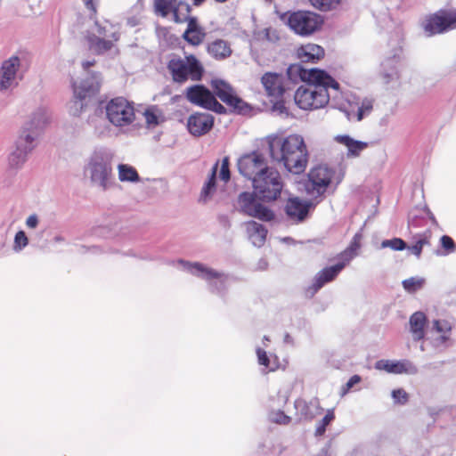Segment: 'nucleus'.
<instances>
[{
  "instance_id": "nucleus-1",
  "label": "nucleus",
  "mask_w": 456,
  "mask_h": 456,
  "mask_svg": "<svg viewBox=\"0 0 456 456\" xmlns=\"http://www.w3.org/2000/svg\"><path fill=\"white\" fill-rule=\"evenodd\" d=\"M287 75L294 82L297 79L306 82V85L297 88L294 96L295 102L300 109H321L330 102L335 108H344L339 84L327 72L292 64L288 68Z\"/></svg>"
},
{
  "instance_id": "nucleus-2",
  "label": "nucleus",
  "mask_w": 456,
  "mask_h": 456,
  "mask_svg": "<svg viewBox=\"0 0 456 456\" xmlns=\"http://www.w3.org/2000/svg\"><path fill=\"white\" fill-rule=\"evenodd\" d=\"M113 159L114 152L106 148L96 149L89 155L84 174L92 187L106 191L114 186Z\"/></svg>"
},
{
  "instance_id": "nucleus-3",
  "label": "nucleus",
  "mask_w": 456,
  "mask_h": 456,
  "mask_svg": "<svg viewBox=\"0 0 456 456\" xmlns=\"http://www.w3.org/2000/svg\"><path fill=\"white\" fill-rule=\"evenodd\" d=\"M271 158L283 162L286 169L293 174L305 171L308 162L306 144H267Z\"/></svg>"
},
{
  "instance_id": "nucleus-4",
  "label": "nucleus",
  "mask_w": 456,
  "mask_h": 456,
  "mask_svg": "<svg viewBox=\"0 0 456 456\" xmlns=\"http://www.w3.org/2000/svg\"><path fill=\"white\" fill-rule=\"evenodd\" d=\"M86 37L90 49L97 54H118L116 43L120 38V33L118 28L108 20L95 21Z\"/></svg>"
},
{
  "instance_id": "nucleus-5",
  "label": "nucleus",
  "mask_w": 456,
  "mask_h": 456,
  "mask_svg": "<svg viewBox=\"0 0 456 456\" xmlns=\"http://www.w3.org/2000/svg\"><path fill=\"white\" fill-rule=\"evenodd\" d=\"M167 69L172 80L180 85L188 80L200 81L205 72L202 63L193 54L172 58L167 63Z\"/></svg>"
},
{
  "instance_id": "nucleus-6",
  "label": "nucleus",
  "mask_w": 456,
  "mask_h": 456,
  "mask_svg": "<svg viewBox=\"0 0 456 456\" xmlns=\"http://www.w3.org/2000/svg\"><path fill=\"white\" fill-rule=\"evenodd\" d=\"M252 185L257 199L265 202L277 200L284 186L280 173L272 167L253 178Z\"/></svg>"
},
{
  "instance_id": "nucleus-7",
  "label": "nucleus",
  "mask_w": 456,
  "mask_h": 456,
  "mask_svg": "<svg viewBox=\"0 0 456 456\" xmlns=\"http://www.w3.org/2000/svg\"><path fill=\"white\" fill-rule=\"evenodd\" d=\"M286 23L295 34L309 37L322 28L323 20L314 12L297 11L288 15Z\"/></svg>"
},
{
  "instance_id": "nucleus-8",
  "label": "nucleus",
  "mask_w": 456,
  "mask_h": 456,
  "mask_svg": "<svg viewBox=\"0 0 456 456\" xmlns=\"http://www.w3.org/2000/svg\"><path fill=\"white\" fill-rule=\"evenodd\" d=\"M101 75L94 72L83 79L79 85H73L74 97L69 107V111L73 116H78L84 109V100L97 94L101 86Z\"/></svg>"
},
{
  "instance_id": "nucleus-9",
  "label": "nucleus",
  "mask_w": 456,
  "mask_h": 456,
  "mask_svg": "<svg viewBox=\"0 0 456 456\" xmlns=\"http://www.w3.org/2000/svg\"><path fill=\"white\" fill-rule=\"evenodd\" d=\"M403 69V47L398 43V45L388 53L380 63L379 79L385 85H396L400 81Z\"/></svg>"
},
{
  "instance_id": "nucleus-10",
  "label": "nucleus",
  "mask_w": 456,
  "mask_h": 456,
  "mask_svg": "<svg viewBox=\"0 0 456 456\" xmlns=\"http://www.w3.org/2000/svg\"><path fill=\"white\" fill-rule=\"evenodd\" d=\"M50 121V111L45 107L37 109L20 130V139L33 142L42 138Z\"/></svg>"
},
{
  "instance_id": "nucleus-11",
  "label": "nucleus",
  "mask_w": 456,
  "mask_h": 456,
  "mask_svg": "<svg viewBox=\"0 0 456 456\" xmlns=\"http://www.w3.org/2000/svg\"><path fill=\"white\" fill-rule=\"evenodd\" d=\"M334 171L327 166H317L310 170L304 182L305 193L313 198L322 196L332 182Z\"/></svg>"
},
{
  "instance_id": "nucleus-12",
  "label": "nucleus",
  "mask_w": 456,
  "mask_h": 456,
  "mask_svg": "<svg viewBox=\"0 0 456 456\" xmlns=\"http://www.w3.org/2000/svg\"><path fill=\"white\" fill-rule=\"evenodd\" d=\"M183 271L205 280L213 291L221 292L225 289L227 276L200 263H190L183 260L179 261Z\"/></svg>"
},
{
  "instance_id": "nucleus-13",
  "label": "nucleus",
  "mask_w": 456,
  "mask_h": 456,
  "mask_svg": "<svg viewBox=\"0 0 456 456\" xmlns=\"http://www.w3.org/2000/svg\"><path fill=\"white\" fill-rule=\"evenodd\" d=\"M211 87L215 97H218L229 108L231 112L246 114L249 112L250 106L239 97L233 87L222 79L211 80Z\"/></svg>"
},
{
  "instance_id": "nucleus-14",
  "label": "nucleus",
  "mask_w": 456,
  "mask_h": 456,
  "mask_svg": "<svg viewBox=\"0 0 456 456\" xmlns=\"http://www.w3.org/2000/svg\"><path fill=\"white\" fill-rule=\"evenodd\" d=\"M186 100L197 106L212 110L217 114L226 113V109L217 102L213 93L203 85H193L185 90Z\"/></svg>"
},
{
  "instance_id": "nucleus-15",
  "label": "nucleus",
  "mask_w": 456,
  "mask_h": 456,
  "mask_svg": "<svg viewBox=\"0 0 456 456\" xmlns=\"http://www.w3.org/2000/svg\"><path fill=\"white\" fill-rule=\"evenodd\" d=\"M106 114L110 122L116 126H126L135 118L133 103L123 97L110 101L106 106Z\"/></svg>"
},
{
  "instance_id": "nucleus-16",
  "label": "nucleus",
  "mask_w": 456,
  "mask_h": 456,
  "mask_svg": "<svg viewBox=\"0 0 456 456\" xmlns=\"http://www.w3.org/2000/svg\"><path fill=\"white\" fill-rule=\"evenodd\" d=\"M421 27L428 37L456 28V10L430 15L422 21Z\"/></svg>"
},
{
  "instance_id": "nucleus-17",
  "label": "nucleus",
  "mask_w": 456,
  "mask_h": 456,
  "mask_svg": "<svg viewBox=\"0 0 456 456\" xmlns=\"http://www.w3.org/2000/svg\"><path fill=\"white\" fill-rule=\"evenodd\" d=\"M238 168L243 176L253 181V178H256V175H260L270 167H266L265 159L262 155L256 152H252L245 154L239 159Z\"/></svg>"
},
{
  "instance_id": "nucleus-18",
  "label": "nucleus",
  "mask_w": 456,
  "mask_h": 456,
  "mask_svg": "<svg viewBox=\"0 0 456 456\" xmlns=\"http://www.w3.org/2000/svg\"><path fill=\"white\" fill-rule=\"evenodd\" d=\"M314 206L312 200L292 197L287 200L284 210L288 220L293 224H299L307 218L309 211Z\"/></svg>"
},
{
  "instance_id": "nucleus-19",
  "label": "nucleus",
  "mask_w": 456,
  "mask_h": 456,
  "mask_svg": "<svg viewBox=\"0 0 456 456\" xmlns=\"http://www.w3.org/2000/svg\"><path fill=\"white\" fill-rule=\"evenodd\" d=\"M20 60L18 56H12L5 60L0 67V91H6L18 85V70Z\"/></svg>"
},
{
  "instance_id": "nucleus-20",
  "label": "nucleus",
  "mask_w": 456,
  "mask_h": 456,
  "mask_svg": "<svg viewBox=\"0 0 456 456\" xmlns=\"http://www.w3.org/2000/svg\"><path fill=\"white\" fill-rule=\"evenodd\" d=\"M154 12L157 15L167 17L170 12L173 13L174 20L176 23H183L184 20L179 15V8H184L187 14L191 11L190 4L177 0H154Z\"/></svg>"
},
{
  "instance_id": "nucleus-21",
  "label": "nucleus",
  "mask_w": 456,
  "mask_h": 456,
  "mask_svg": "<svg viewBox=\"0 0 456 456\" xmlns=\"http://www.w3.org/2000/svg\"><path fill=\"white\" fill-rule=\"evenodd\" d=\"M432 344L436 348H446L452 334V326L445 320H434L429 330Z\"/></svg>"
},
{
  "instance_id": "nucleus-22",
  "label": "nucleus",
  "mask_w": 456,
  "mask_h": 456,
  "mask_svg": "<svg viewBox=\"0 0 456 456\" xmlns=\"http://www.w3.org/2000/svg\"><path fill=\"white\" fill-rule=\"evenodd\" d=\"M340 266H328L319 271L314 277L312 284L306 288L307 297H314L325 284L334 281L341 272Z\"/></svg>"
},
{
  "instance_id": "nucleus-23",
  "label": "nucleus",
  "mask_w": 456,
  "mask_h": 456,
  "mask_svg": "<svg viewBox=\"0 0 456 456\" xmlns=\"http://www.w3.org/2000/svg\"><path fill=\"white\" fill-rule=\"evenodd\" d=\"M375 368L393 374L414 375L418 372V368L409 360H379L376 362Z\"/></svg>"
},
{
  "instance_id": "nucleus-24",
  "label": "nucleus",
  "mask_w": 456,
  "mask_h": 456,
  "mask_svg": "<svg viewBox=\"0 0 456 456\" xmlns=\"http://www.w3.org/2000/svg\"><path fill=\"white\" fill-rule=\"evenodd\" d=\"M214 125V118L209 113L197 112L191 115L187 122L189 132L200 136L208 133Z\"/></svg>"
},
{
  "instance_id": "nucleus-25",
  "label": "nucleus",
  "mask_w": 456,
  "mask_h": 456,
  "mask_svg": "<svg viewBox=\"0 0 456 456\" xmlns=\"http://www.w3.org/2000/svg\"><path fill=\"white\" fill-rule=\"evenodd\" d=\"M266 94L270 97L280 99L284 94L283 77L278 73H265L261 78Z\"/></svg>"
},
{
  "instance_id": "nucleus-26",
  "label": "nucleus",
  "mask_w": 456,
  "mask_h": 456,
  "mask_svg": "<svg viewBox=\"0 0 456 456\" xmlns=\"http://www.w3.org/2000/svg\"><path fill=\"white\" fill-rule=\"evenodd\" d=\"M187 21V28L183 33V37L192 45H200L206 36L202 28L199 26L196 17L189 16L188 14L183 18Z\"/></svg>"
},
{
  "instance_id": "nucleus-27",
  "label": "nucleus",
  "mask_w": 456,
  "mask_h": 456,
  "mask_svg": "<svg viewBox=\"0 0 456 456\" xmlns=\"http://www.w3.org/2000/svg\"><path fill=\"white\" fill-rule=\"evenodd\" d=\"M32 150L30 144H12L8 154L9 166L12 168L21 167Z\"/></svg>"
},
{
  "instance_id": "nucleus-28",
  "label": "nucleus",
  "mask_w": 456,
  "mask_h": 456,
  "mask_svg": "<svg viewBox=\"0 0 456 456\" xmlns=\"http://www.w3.org/2000/svg\"><path fill=\"white\" fill-rule=\"evenodd\" d=\"M248 239L256 247H262L265 241L267 230L256 221H248L243 224Z\"/></svg>"
},
{
  "instance_id": "nucleus-29",
  "label": "nucleus",
  "mask_w": 456,
  "mask_h": 456,
  "mask_svg": "<svg viewBox=\"0 0 456 456\" xmlns=\"http://www.w3.org/2000/svg\"><path fill=\"white\" fill-rule=\"evenodd\" d=\"M297 55L302 62H315L324 55L322 46L315 44H307L299 47Z\"/></svg>"
},
{
  "instance_id": "nucleus-30",
  "label": "nucleus",
  "mask_w": 456,
  "mask_h": 456,
  "mask_svg": "<svg viewBox=\"0 0 456 456\" xmlns=\"http://www.w3.org/2000/svg\"><path fill=\"white\" fill-rule=\"evenodd\" d=\"M295 408L302 417L308 419H314L322 412V408L317 398H314L309 402L297 400L295 402Z\"/></svg>"
},
{
  "instance_id": "nucleus-31",
  "label": "nucleus",
  "mask_w": 456,
  "mask_h": 456,
  "mask_svg": "<svg viewBox=\"0 0 456 456\" xmlns=\"http://www.w3.org/2000/svg\"><path fill=\"white\" fill-rule=\"evenodd\" d=\"M426 322L427 318L422 312H416L410 317V331L414 340H420L424 338Z\"/></svg>"
},
{
  "instance_id": "nucleus-32",
  "label": "nucleus",
  "mask_w": 456,
  "mask_h": 456,
  "mask_svg": "<svg viewBox=\"0 0 456 456\" xmlns=\"http://www.w3.org/2000/svg\"><path fill=\"white\" fill-rule=\"evenodd\" d=\"M218 164L216 163L211 168V172L205 182L200 195L199 200L202 203L209 201L216 191V181Z\"/></svg>"
},
{
  "instance_id": "nucleus-33",
  "label": "nucleus",
  "mask_w": 456,
  "mask_h": 456,
  "mask_svg": "<svg viewBox=\"0 0 456 456\" xmlns=\"http://www.w3.org/2000/svg\"><path fill=\"white\" fill-rule=\"evenodd\" d=\"M372 108V100L363 99L360 104L357 103L355 106H351V110L346 112L349 119L355 118L357 121H360L371 112Z\"/></svg>"
},
{
  "instance_id": "nucleus-34",
  "label": "nucleus",
  "mask_w": 456,
  "mask_h": 456,
  "mask_svg": "<svg viewBox=\"0 0 456 456\" xmlns=\"http://www.w3.org/2000/svg\"><path fill=\"white\" fill-rule=\"evenodd\" d=\"M246 216L259 219L264 222L272 221L274 218V213L266 206L258 200L251 208L246 209Z\"/></svg>"
},
{
  "instance_id": "nucleus-35",
  "label": "nucleus",
  "mask_w": 456,
  "mask_h": 456,
  "mask_svg": "<svg viewBox=\"0 0 456 456\" xmlns=\"http://www.w3.org/2000/svg\"><path fill=\"white\" fill-rule=\"evenodd\" d=\"M118 180L121 183H137L141 181L137 170L128 164H118L117 167Z\"/></svg>"
},
{
  "instance_id": "nucleus-36",
  "label": "nucleus",
  "mask_w": 456,
  "mask_h": 456,
  "mask_svg": "<svg viewBox=\"0 0 456 456\" xmlns=\"http://www.w3.org/2000/svg\"><path fill=\"white\" fill-rule=\"evenodd\" d=\"M208 51L212 57L218 60L225 59L232 53V50L228 43L222 39L212 42L208 45Z\"/></svg>"
},
{
  "instance_id": "nucleus-37",
  "label": "nucleus",
  "mask_w": 456,
  "mask_h": 456,
  "mask_svg": "<svg viewBox=\"0 0 456 456\" xmlns=\"http://www.w3.org/2000/svg\"><path fill=\"white\" fill-rule=\"evenodd\" d=\"M265 142H304V138L299 134H287L285 131H278L276 133L268 134L265 138Z\"/></svg>"
},
{
  "instance_id": "nucleus-38",
  "label": "nucleus",
  "mask_w": 456,
  "mask_h": 456,
  "mask_svg": "<svg viewBox=\"0 0 456 456\" xmlns=\"http://www.w3.org/2000/svg\"><path fill=\"white\" fill-rule=\"evenodd\" d=\"M143 116L149 128H154L165 120L162 111L157 106L146 109Z\"/></svg>"
},
{
  "instance_id": "nucleus-39",
  "label": "nucleus",
  "mask_w": 456,
  "mask_h": 456,
  "mask_svg": "<svg viewBox=\"0 0 456 456\" xmlns=\"http://www.w3.org/2000/svg\"><path fill=\"white\" fill-rule=\"evenodd\" d=\"M257 201V197L255 192H242L238 198V208L240 212L246 215V209L251 208Z\"/></svg>"
},
{
  "instance_id": "nucleus-40",
  "label": "nucleus",
  "mask_w": 456,
  "mask_h": 456,
  "mask_svg": "<svg viewBox=\"0 0 456 456\" xmlns=\"http://www.w3.org/2000/svg\"><path fill=\"white\" fill-rule=\"evenodd\" d=\"M342 0H308L309 4L321 12H330L336 9Z\"/></svg>"
},
{
  "instance_id": "nucleus-41",
  "label": "nucleus",
  "mask_w": 456,
  "mask_h": 456,
  "mask_svg": "<svg viewBox=\"0 0 456 456\" xmlns=\"http://www.w3.org/2000/svg\"><path fill=\"white\" fill-rule=\"evenodd\" d=\"M425 281V279L422 277H411L403 281L402 285L408 293H414L422 289Z\"/></svg>"
},
{
  "instance_id": "nucleus-42",
  "label": "nucleus",
  "mask_w": 456,
  "mask_h": 456,
  "mask_svg": "<svg viewBox=\"0 0 456 456\" xmlns=\"http://www.w3.org/2000/svg\"><path fill=\"white\" fill-rule=\"evenodd\" d=\"M416 240L415 244L408 247V249L416 256L419 257L422 248L425 245L429 244V235L427 233L419 234L414 237Z\"/></svg>"
},
{
  "instance_id": "nucleus-43",
  "label": "nucleus",
  "mask_w": 456,
  "mask_h": 456,
  "mask_svg": "<svg viewBox=\"0 0 456 456\" xmlns=\"http://www.w3.org/2000/svg\"><path fill=\"white\" fill-rule=\"evenodd\" d=\"M334 418L335 416L333 411H328L327 414L317 424L315 436H322L325 433L326 427L334 419Z\"/></svg>"
},
{
  "instance_id": "nucleus-44",
  "label": "nucleus",
  "mask_w": 456,
  "mask_h": 456,
  "mask_svg": "<svg viewBox=\"0 0 456 456\" xmlns=\"http://www.w3.org/2000/svg\"><path fill=\"white\" fill-rule=\"evenodd\" d=\"M28 244V240L23 231H19L14 237L13 249L16 252L22 250Z\"/></svg>"
},
{
  "instance_id": "nucleus-45",
  "label": "nucleus",
  "mask_w": 456,
  "mask_h": 456,
  "mask_svg": "<svg viewBox=\"0 0 456 456\" xmlns=\"http://www.w3.org/2000/svg\"><path fill=\"white\" fill-rule=\"evenodd\" d=\"M441 246L444 250L440 255H448L455 251L456 245L453 240L448 235H443L440 239Z\"/></svg>"
},
{
  "instance_id": "nucleus-46",
  "label": "nucleus",
  "mask_w": 456,
  "mask_h": 456,
  "mask_svg": "<svg viewBox=\"0 0 456 456\" xmlns=\"http://www.w3.org/2000/svg\"><path fill=\"white\" fill-rule=\"evenodd\" d=\"M381 248H390L394 250H403L406 248V243L399 238L385 240L381 242Z\"/></svg>"
},
{
  "instance_id": "nucleus-47",
  "label": "nucleus",
  "mask_w": 456,
  "mask_h": 456,
  "mask_svg": "<svg viewBox=\"0 0 456 456\" xmlns=\"http://www.w3.org/2000/svg\"><path fill=\"white\" fill-rule=\"evenodd\" d=\"M356 256L354 255L352 252L348 251L346 248L342 251L338 256V262L335 265L336 266H341L339 267V270L342 271L349 263Z\"/></svg>"
},
{
  "instance_id": "nucleus-48",
  "label": "nucleus",
  "mask_w": 456,
  "mask_h": 456,
  "mask_svg": "<svg viewBox=\"0 0 456 456\" xmlns=\"http://www.w3.org/2000/svg\"><path fill=\"white\" fill-rule=\"evenodd\" d=\"M269 419L271 421L278 424H288L290 421V417L281 411H272L269 414Z\"/></svg>"
},
{
  "instance_id": "nucleus-49",
  "label": "nucleus",
  "mask_w": 456,
  "mask_h": 456,
  "mask_svg": "<svg viewBox=\"0 0 456 456\" xmlns=\"http://www.w3.org/2000/svg\"><path fill=\"white\" fill-rule=\"evenodd\" d=\"M392 397L395 403L405 404L408 402V394L403 388L395 389L392 391Z\"/></svg>"
},
{
  "instance_id": "nucleus-50",
  "label": "nucleus",
  "mask_w": 456,
  "mask_h": 456,
  "mask_svg": "<svg viewBox=\"0 0 456 456\" xmlns=\"http://www.w3.org/2000/svg\"><path fill=\"white\" fill-rule=\"evenodd\" d=\"M219 178L224 183L228 182L230 179L229 161L227 158H224L222 160L219 171Z\"/></svg>"
},
{
  "instance_id": "nucleus-51",
  "label": "nucleus",
  "mask_w": 456,
  "mask_h": 456,
  "mask_svg": "<svg viewBox=\"0 0 456 456\" xmlns=\"http://www.w3.org/2000/svg\"><path fill=\"white\" fill-rule=\"evenodd\" d=\"M361 238H362L361 234L356 233L354 236V238L351 240V242L348 245V247L346 248V249L348 251L352 252L355 256H358V254H359V249L361 248V243H360Z\"/></svg>"
},
{
  "instance_id": "nucleus-52",
  "label": "nucleus",
  "mask_w": 456,
  "mask_h": 456,
  "mask_svg": "<svg viewBox=\"0 0 456 456\" xmlns=\"http://www.w3.org/2000/svg\"><path fill=\"white\" fill-rule=\"evenodd\" d=\"M261 34H263V37L269 42H277L280 39L279 33L276 29L272 28H265Z\"/></svg>"
},
{
  "instance_id": "nucleus-53",
  "label": "nucleus",
  "mask_w": 456,
  "mask_h": 456,
  "mask_svg": "<svg viewBox=\"0 0 456 456\" xmlns=\"http://www.w3.org/2000/svg\"><path fill=\"white\" fill-rule=\"evenodd\" d=\"M256 354H257V360L258 363L260 365H264L266 368L270 369L271 370H273V368L270 367V360L266 354V352L264 349L257 348L256 349Z\"/></svg>"
},
{
  "instance_id": "nucleus-54",
  "label": "nucleus",
  "mask_w": 456,
  "mask_h": 456,
  "mask_svg": "<svg viewBox=\"0 0 456 456\" xmlns=\"http://www.w3.org/2000/svg\"><path fill=\"white\" fill-rule=\"evenodd\" d=\"M348 146L347 155L349 157H357L360 152L365 149L368 144H346Z\"/></svg>"
},
{
  "instance_id": "nucleus-55",
  "label": "nucleus",
  "mask_w": 456,
  "mask_h": 456,
  "mask_svg": "<svg viewBox=\"0 0 456 456\" xmlns=\"http://www.w3.org/2000/svg\"><path fill=\"white\" fill-rule=\"evenodd\" d=\"M39 224L38 216L36 214H32L28 216L26 219V226L29 229H35L37 227Z\"/></svg>"
},
{
  "instance_id": "nucleus-56",
  "label": "nucleus",
  "mask_w": 456,
  "mask_h": 456,
  "mask_svg": "<svg viewBox=\"0 0 456 456\" xmlns=\"http://www.w3.org/2000/svg\"><path fill=\"white\" fill-rule=\"evenodd\" d=\"M361 381V377L359 375L352 376L346 384V391L351 389L355 384Z\"/></svg>"
},
{
  "instance_id": "nucleus-57",
  "label": "nucleus",
  "mask_w": 456,
  "mask_h": 456,
  "mask_svg": "<svg viewBox=\"0 0 456 456\" xmlns=\"http://www.w3.org/2000/svg\"><path fill=\"white\" fill-rule=\"evenodd\" d=\"M338 142H362V141L354 140L348 135H338L336 137Z\"/></svg>"
},
{
  "instance_id": "nucleus-58",
  "label": "nucleus",
  "mask_w": 456,
  "mask_h": 456,
  "mask_svg": "<svg viewBox=\"0 0 456 456\" xmlns=\"http://www.w3.org/2000/svg\"><path fill=\"white\" fill-rule=\"evenodd\" d=\"M82 1L84 2L86 8L92 12V13L96 12V6H95V4L94 3V0H82Z\"/></svg>"
},
{
  "instance_id": "nucleus-59",
  "label": "nucleus",
  "mask_w": 456,
  "mask_h": 456,
  "mask_svg": "<svg viewBox=\"0 0 456 456\" xmlns=\"http://www.w3.org/2000/svg\"><path fill=\"white\" fill-rule=\"evenodd\" d=\"M95 63V61H85L82 62V67L85 71H87L89 68L93 67Z\"/></svg>"
},
{
  "instance_id": "nucleus-60",
  "label": "nucleus",
  "mask_w": 456,
  "mask_h": 456,
  "mask_svg": "<svg viewBox=\"0 0 456 456\" xmlns=\"http://www.w3.org/2000/svg\"><path fill=\"white\" fill-rule=\"evenodd\" d=\"M284 342L285 343H291L292 342V338L289 334H286L284 336Z\"/></svg>"
},
{
  "instance_id": "nucleus-61",
  "label": "nucleus",
  "mask_w": 456,
  "mask_h": 456,
  "mask_svg": "<svg viewBox=\"0 0 456 456\" xmlns=\"http://www.w3.org/2000/svg\"><path fill=\"white\" fill-rule=\"evenodd\" d=\"M205 0H193V4L196 6L200 5Z\"/></svg>"
},
{
  "instance_id": "nucleus-62",
  "label": "nucleus",
  "mask_w": 456,
  "mask_h": 456,
  "mask_svg": "<svg viewBox=\"0 0 456 456\" xmlns=\"http://www.w3.org/2000/svg\"><path fill=\"white\" fill-rule=\"evenodd\" d=\"M53 240L55 242H61L64 240L61 236H55Z\"/></svg>"
},
{
  "instance_id": "nucleus-63",
  "label": "nucleus",
  "mask_w": 456,
  "mask_h": 456,
  "mask_svg": "<svg viewBox=\"0 0 456 456\" xmlns=\"http://www.w3.org/2000/svg\"><path fill=\"white\" fill-rule=\"evenodd\" d=\"M264 341H269V338L267 336H265L263 338Z\"/></svg>"
}]
</instances>
